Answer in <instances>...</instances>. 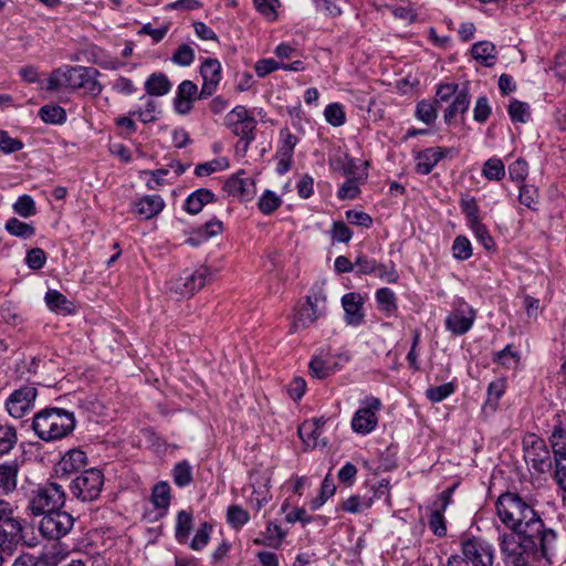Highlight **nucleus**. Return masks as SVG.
Instances as JSON below:
<instances>
[{
	"label": "nucleus",
	"instance_id": "f257e3e1",
	"mask_svg": "<svg viewBox=\"0 0 566 566\" xmlns=\"http://www.w3.org/2000/svg\"><path fill=\"white\" fill-rule=\"evenodd\" d=\"M496 513L501 522L512 530L515 535L537 537L544 555L554 549L557 532L547 527L535 510L520 495L504 493L496 501Z\"/></svg>",
	"mask_w": 566,
	"mask_h": 566
},
{
	"label": "nucleus",
	"instance_id": "f03ea898",
	"mask_svg": "<svg viewBox=\"0 0 566 566\" xmlns=\"http://www.w3.org/2000/svg\"><path fill=\"white\" fill-rule=\"evenodd\" d=\"M99 74V71L94 67L63 65L50 74L46 88L49 91H56L60 87L82 88L86 94L96 97L103 91V85L97 81Z\"/></svg>",
	"mask_w": 566,
	"mask_h": 566
},
{
	"label": "nucleus",
	"instance_id": "7ed1b4c3",
	"mask_svg": "<svg viewBox=\"0 0 566 566\" xmlns=\"http://www.w3.org/2000/svg\"><path fill=\"white\" fill-rule=\"evenodd\" d=\"M500 547L506 566H531V554L538 555L552 564L553 557L558 548V541L556 542L554 549L547 555H544L542 545L537 537H528L524 535L503 534L501 536Z\"/></svg>",
	"mask_w": 566,
	"mask_h": 566
},
{
	"label": "nucleus",
	"instance_id": "20e7f679",
	"mask_svg": "<svg viewBox=\"0 0 566 566\" xmlns=\"http://www.w3.org/2000/svg\"><path fill=\"white\" fill-rule=\"evenodd\" d=\"M76 420L73 412L61 408H45L33 417L32 429L43 441L63 439L73 432Z\"/></svg>",
	"mask_w": 566,
	"mask_h": 566
},
{
	"label": "nucleus",
	"instance_id": "39448f33",
	"mask_svg": "<svg viewBox=\"0 0 566 566\" xmlns=\"http://www.w3.org/2000/svg\"><path fill=\"white\" fill-rule=\"evenodd\" d=\"M28 510L32 515L49 514L64 506L66 493L56 482L34 484L27 494Z\"/></svg>",
	"mask_w": 566,
	"mask_h": 566
},
{
	"label": "nucleus",
	"instance_id": "423d86ee",
	"mask_svg": "<svg viewBox=\"0 0 566 566\" xmlns=\"http://www.w3.org/2000/svg\"><path fill=\"white\" fill-rule=\"evenodd\" d=\"M224 125L232 134L240 137L237 149L245 154L255 139L256 119L245 106L238 105L226 115Z\"/></svg>",
	"mask_w": 566,
	"mask_h": 566
},
{
	"label": "nucleus",
	"instance_id": "0eeeda50",
	"mask_svg": "<svg viewBox=\"0 0 566 566\" xmlns=\"http://www.w3.org/2000/svg\"><path fill=\"white\" fill-rule=\"evenodd\" d=\"M104 486L102 470L90 468L76 474L69 484L70 493L74 499L83 503L98 499Z\"/></svg>",
	"mask_w": 566,
	"mask_h": 566
},
{
	"label": "nucleus",
	"instance_id": "6e6552de",
	"mask_svg": "<svg viewBox=\"0 0 566 566\" xmlns=\"http://www.w3.org/2000/svg\"><path fill=\"white\" fill-rule=\"evenodd\" d=\"M523 451L526 463L535 472L544 474L552 471L554 455H551L544 439L535 433H526L523 438Z\"/></svg>",
	"mask_w": 566,
	"mask_h": 566
},
{
	"label": "nucleus",
	"instance_id": "1a4fd4ad",
	"mask_svg": "<svg viewBox=\"0 0 566 566\" xmlns=\"http://www.w3.org/2000/svg\"><path fill=\"white\" fill-rule=\"evenodd\" d=\"M463 565L470 563L472 566H493L494 548L481 537L470 536L461 541Z\"/></svg>",
	"mask_w": 566,
	"mask_h": 566
},
{
	"label": "nucleus",
	"instance_id": "9d476101",
	"mask_svg": "<svg viewBox=\"0 0 566 566\" xmlns=\"http://www.w3.org/2000/svg\"><path fill=\"white\" fill-rule=\"evenodd\" d=\"M211 280L208 268L201 266L195 271H184L178 277L171 280L170 291L181 297H190L201 290Z\"/></svg>",
	"mask_w": 566,
	"mask_h": 566
},
{
	"label": "nucleus",
	"instance_id": "9b49d317",
	"mask_svg": "<svg viewBox=\"0 0 566 566\" xmlns=\"http://www.w3.org/2000/svg\"><path fill=\"white\" fill-rule=\"evenodd\" d=\"M75 518L67 512L55 510L42 516L39 523L40 534L48 539H60L74 526Z\"/></svg>",
	"mask_w": 566,
	"mask_h": 566
},
{
	"label": "nucleus",
	"instance_id": "f8f14e48",
	"mask_svg": "<svg viewBox=\"0 0 566 566\" xmlns=\"http://www.w3.org/2000/svg\"><path fill=\"white\" fill-rule=\"evenodd\" d=\"M36 397L38 390L33 385L21 386L6 399V410L11 417L20 419L33 410Z\"/></svg>",
	"mask_w": 566,
	"mask_h": 566
},
{
	"label": "nucleus",
	"instance_id": "ddd939ff",
	"mask_svg": "<svg viewBox=\"0 0 566 566\" xmlns=\"http://www.w3.org/2000/svg\"><path fill=\"white\" fill-rule=\"evenodd\" d=\"M381 408L379 398L369 396L361 401V407L354 413L352 429L361 434L371 432L378 423L377 412Z\"/></svg>",
	"mask_w": 566,
	"mask_h": 566
},
{
	"label": "nucleus",
	"instance_id": "4468645a",
	"mask_svg": "<svg viewBox=\"0 0 566 566\" xmlns=\"http://www.w3.org/2000/svg\"><path fill=\"white\" fill-rule=\"evenodd\" d=\"M476 312L464 301H460L444 321L446 329L454 336L468 333L475 321Z\"/></svg>",
	"mask_w": 566,
	"mask_h": 566
},
{
	"label": "nucleus",
	"instance_id": "2eb2a0df",
	"mask_svg": "<svg viewBox=\"0 0 566 566\" xmlns=\"http://www.w3.org/2000/svg\"><path fill=\"white\" fill-rule=\"evenodd\" d=\"M326 297L322 291L314 293L313 295H308L306 297V303L302 305L298 311L296 321L294 322V328L298 326L305 328L311 324H314L316 319L326 312Z\"/></svg>",
	"mask_w": 566,
	"mask_h": 566
},
{
	"label": "nucleus",
	"instance_id": "dca6fc26",
	"mask_svg": "<svg viewBox=\"0 0 566 566\" xmlns=\"http://www.w3.org/2000/svg\"><path fill=\"white\" fill-rule=\"evenodd\" d=\"M298 143V138L287 128L280 130V140L275 157L279 159L276 171L280 175L286 174L292 166L294 148Z\"/></svg>",
	"mask_w": 566,
	"mask_h": 566
},
{
	"label": "nucleus",
	"instance_id": "f3484780",
	"mask_svg": "<svg viewBox=\"0 0 566 566\" xmlns=\"http://www.w3.org/2000/svg\"><path fill=\"white\" fill-rule=\"evenodd\" d=\"M203 83L199 98H207L216 92L221 81V64L217 59H206L200 66Z\"/></svg>",
	"mask_w": 566,
	"mask_h": 566
},
{
	"label": "nucleus",
	"instance_id": "a211bd4d",
	"mask_svg": "<svg viewBox=\"0 0 566 566\" xmlns=\"http://www.w3.org/2000/svg\"><path fill=\"white\" fill-rule=\"evenodd\" d=\"M22 525L19 520L10 517L0 524V552L12 554L22 539Z\"/></svg>",
	"mask_w": 566,
	"mask_h": 566
},
{
	"label": "nucleus",
	"instance_id": "6ab92c4d",
	"mask_svg": "<svg viewBox=\"0 0 566 566\" xmlns=\"http://www.w3.org/2000/svg\"><path fill=\"white\" fill-rule=\"evenodd\" d=\"M199 91L196 83L190 80L182 81L174 98L175 112L179 115H187L193 108V102L199 98Z\"/></svg>",
	"mask_w": 566,
	"mask_h": 566
},
{
	"label": "nucleus",
	"instance_id": "aec40b11",
	"mask_svg": "<svg viewBox=\"0 0 566 566\" xmlns=\"http://www.w3.org/2000/svg\"><path fill=\"white\" fill-rule=\"evenodd\" d=\"M364 300L360 294L350 292L342 297V306L345 312V322L352 326H358L364 321V313L361 311Z\"/></svg>",
	"mask_w": 566,
	"mask_h": 566
},
{
	"label": "nucleus",
	"instance_id": "412c9836",
	"mask_svg": "<svg viewBox=\"0 0 566 566\" xmlns=\"http://www.w3.org/2000/svg\"><path fill=\"white\" fill-rule=\"evenodd\" d=\"M87 455L80 449H72L66 452L59 462V468L63 474H78L86 470Z\"/></svg>",
	"mask_w": 566,
	"mask_h": 566
},
{
	"label": "nucleus",
	"instance_id": "4be33fe9",
	"mask_svg": "<svg viewBox=\"0 0 566 566\" xmlns=\"http://www.w3.org/2000/svg\"><path fill=\"white\" fill-rule=\"evenodd\" d=\"M447 151L446 148L436 147L418 153L416 171L421 175L430 174L433 167L447 155Z\"/></svg>",
	"mask_w": 566,
	"mask_h": 566
},
{
	"label": "nucleus",
	"instance_id": "5701e85b",
	"mask_svg": "<svg viewBox=\"0 0 566 566\" xmlns=\"http://www.w3.org/2000/svg\"><path fill=\"white\" fill-rule=\"evenodd\" d=\"M19 465L15 462L0 464V496H8L17 490Z\"/></svg>",
	"mask_w": 566,
	"mask_h": 566
},
{
	"label": "nucleus",
	"instance_id": "b1692460",
	"mask_svg": "<svg viewBox=\"0 0 566 566\" xmlns=\"http://www.w3.org/2000/svg\"><path fill=\"white\" fill-rule=\"evenodd\" d=\"M135 207L136 213L145 219H150L163 211L165 201L158 195L145 196L135 203Z\"/></svg>",
	"mask_w": 566,
	"mask_h": 566
},
{
	"label": "nucleus",
	"instance_id": "393cba45",
	"mask_svg": "<svg viewBox=\"0 0 566 566\" xmlns=\"http://www.w3.org/2000/svg\"><path fill=\"white\" fill-rule=\"evenodd\" d=\"M214 199L216 196L211 190L200 188L188 196L185 201V209L191 214H197L206 205L214 201Z\"/></svg>",
	"mask_w": 566,
	"mask_h": 566
},
{
	"label": "nucleus",
	"instance_id": "a878e982",
	"mask_svg": "<svg viewBox=\"0 0 566 566\" xmlns=\"http://www.w3.org/2000/svg\"><path fill=\"white\" fill-rule=\"evenodd\" d=\"M471 54L474 60L486 67L493 66L496 62V48L490 41L474 43L471 49Z\"/></svg>",
	"mask_w": 566,
	"mask_h": 566
},
{
	"label": "nucleus",
	"instance_id": "bb28decb",
	"mask_svg": "<svg viewBox=\"0 0 566 566\" xmlns=\"http://www.w3.org/2000/svg\"><path fill=\"white\" fill-rule=\"evenodd\" d=\"M242 174L231 176L223 186V189L231 196L245 199L251 195L253 182L250 178L241 177Z\"/></svg>",
	"mask_w": 566,
	"mask_h": 566
},
{
	"label": "nucleus",
	"instance_id": "cd10ccee",
	"mask_svg": "<svg viewBox=\"0 0 566 566\" xmlns=\"http://www.w3.org/2000/svg\"><path fill=\"white\" fill-rule=\"evenodd\" d=\"M46 306L61 315H70L74 312V304L56 290H49L45 294Z\"/></svg>",
	"mask_w": 566,
	"mask_h": 566
},
{
	"label": "nucleus",
	"instance_id": "c85d7f7f",
	"mask_svg": "<svg viewBox=\"0 0 566 566\" xmlns=\"http://www.w3.org/2000/svg\"><path fill=\"white\" fill-rule=\"evenodd\" d=\"M171 82L164 73H153L145 82V90L151 96H164L171 90Z\"/></svg>",
	"mask_w": 566,
	"mask_h": 566
},
{
	"label": "nucleus",
	"instance_id": "c756f323",
	"mask_svg": "<svg viewBox=\"0 0 566 566\" xmlns=\"http://www.w3.org/2000/svg\"><path fill=\"white\" fill-rule=\"evenodd\" d=\"M470 105V95L467 90H460L452 103L449 105L444 113V122L450 124L458 114H464Z\"/></svg>",
	"mask_w": 566,
	"mask_h": 566
},
{
	"label": "nucleus",
	"instance_id": "7c9ffc66",
	"mask_svg": "<svg viewBox=\"0 0 566 566\" xmlns=\"http://www.w3.org/2000/svg\"><path fill=\"white\" fill-rule=\"evenodd\" d=\"M223 224L218 219H212L206 222L202 227H200L195 235H191L187 239V243L192 247L198 245L201 241L208 240L211 237H214L222 232Z\"/></svg>",
	"mask_w": 566,
	"mask_h": 566
},
{
	"label": "nucleus",
	"instance_id": "2f4dec72",
	"mask_svg": "<svg viewBox=\"0 0 566 566\" xmlns=\"http://www.w3.org/2000/svg\"><path fill=\"white\" fill-rule=\"evenodd\" d=\"M192 513L189 511H180L177 514L175 536L180 544L187 543L192 530Z\"/></svg>",
	"mask_w": 566,
	"mask_h": 566
},
{
	"label": "nucleus",
	"instance_id": "473e14b6",
	"mask_svg": "<svg viewBox=\"0 0 566 566\" xmlns=\"http://www.w3.org/2000/svg\"><path fill=\"white\" fill-rule=\"evenodd\" d=\"M553 454L566 458V429L558 421L548 438Z\"/></svg>",
	"mask_w": 566,
	"mask_h": 566
},
{
	"label": "nucleus",
	"instance_id": "72a5a7b5",
	"mask_svg": "<svg viewBox=\"0 0 566 566\" xmlns=\"http://www.w3.org/2000/svg\"><path fill=\"white\" fill-rule=\"evenodd\" d=\"M379 308L386 314H392L397 311V297L392 290L388 287H381L376 291L375 294Z\"/></svg>",
	"mask_w": 566,
	"mask_h": 566
},
{
	"label": "nucleus",
	"instance_id": "f704fd0d",
	"mask_svg": "<svg viewBox=\"0 0 566 566\" xmlns=\"http://www.w3.org/2000/svg\"><path fill=\"white\" fill-rule=\"evenodd\" d=\"M17 430L10 424H0V457L8 454L17 444Z\"/></svg>",
	"mask_w": 566,
	"mask_h": 566
},
{
	"label": "nucleus",
	"instance_id": "c9c22d12",
	"mask_svg": "<svg viewBox=\"0 0 566 566\" xmlns=\"http://www.w3.org/2000/svg\"><path fill=\"white\" fill-rule=\"evenodd\" d=\"M6 230L14 237L21 238V239H29L32 238L35 234V229L29 223H25L23 221H20L17 218H10L6 222Z\"/></svg>",
	"mask_w": 566,
	"mask_h": 566
},
{
	"label": "nucleus",
	"instance_id": "e433bc0d",
	"mask_svg": "<svg viewBox=\"0 0 566 566\" xmlns=\"http://www.w3.org/2000/svg\"><path fill=\"white\" fill-rule=\"evenodd\" d=\"M172 479L176 485L185 488L192 481V467L188 461H180L172 469Z\"/></svg>",
	"mask_w": 566,
	"mask_h": 566
},
{
	"label": "nucleus",
	"instance_id": "4c0bfd02",
	"mask_svg": "<svg viewBox=\"0 0 566 566\" xmlns=\"http://www.w3.org/2000/svg\"><path fill=\"white\" fill-rule=\"evenodd\" d=\"M41 119L49 124H62L66 120L65 111L59 105H44L39 111Z\"/></svg>",
	"mask_w": 566,
	"mask_h": 566
},
{
	"label": "nucleus",
	"instance_id": "58836bf2",
	"mask_svg": "<svg viewBox=\"0 0 566 566\" xmlns=\"http://www.w3.org/2000/svg\"><path fill=\"white\" fill-rule=\"evenodd\" d=\"M460 207H461L462 213L465 216L467 223L469 227L481 222L480 216H479L480 208L476 203L475 198L468 197V196L461 198Z\"/></svg>",
	"mask_w": 566,
	"mask_h": 566
},
{
	"label": "nucleus",
	"instance_id": "ea45409f",
	"mask_svg": "<svg viewBox=\"0 0 566 566\" xmlns=\"http://www.w3.org/2000/svg\"><path fill=\"white\" fill-rule=\"evenodd\" d=\"M482 174L490 180H501L505 176V166L500 158L488 159L482 169Z\"/></svg>",
	"mask_w": 566,
	"mask_h": 566
},
{
	"label": "nucleus",
	"instance_id": "a19ab883",
	"mask_svg": "<svg viewBox=\"0 0 566 566\" xmlns=\"http://www.w3.org/2000/svg\"><path fill=\"white\" fill-rule=\"evenodd\" d=\"M153 503L158 509H167L170 504V486L167 482H159L153 488Z\"/></svg>",
	"mask_w": 566,
	"mask_h": 566
},
{
	"label": "nucleus",
	"instance_id": "79ce46f5",
	"mask_svg": "<svg viewBox=\"0 0 566 566\" xmlns=\"http://www.w3.org/2000/svg\"><path fill=\"white\" fill-rule=\"evenodd\" d=\"M250 520L248 511L239 505H230L227 510V522L231 527L239 530L245 525Z\"/></svg>",
	"mask_w": 566,
	"mask_h": 566
},
{
	"label": "nucleus",
	"instance_id": "37998d69",
	"mask_svg": "<svg viewBox=\"0 0 566 566\" xmlns=\"http://www.w3.org/2000/svg\"><path fill=\"white\" fill-rule=\"evenodd\" d=\"M507 111L512 122L526 123L531 117L530 105L517 99L510 102Z\"/></svg>",
	"mask_w": 566,
	"mask_h": 566
},
{
	"label": "nucleus",
	"instance_id": "c03bdc74",
	"mask_svg": "<svg viewBox=\"0 0 566 566\" xmlns=\"http://www.w3.org/2000/svg\"><path fill=\"white\" fill-rule=\"evenodd\" d=\"M455 391V385L453 382H446L440 386L436 387H429L426 390V397L431 402H441L446 398H448L450 395H452Z\"/></svg>",
	"mask_w": 566,
	"mask_h": 566
},
{
	"label": "nucleus",
	"instance_id": "a18cd8bd",
	"mask_svg": "<svg viewBox=\"0 0 566 566\" xmlns=\"http://www.w3.org/2000/svg\"><path fill=\"white\" fill-rule=\"evenodd\" d=\"M13 211L22 218H30L36 213L35 202L29 195L18 198L13 205Z\"/></svg>",
	"mask_w": 566,
	"mask_h": 566
},
{
	"label": "nucleus",
	"instance_id": "49530a36",
	"mask_svg": "<svg viewBox=\"0 0 566 566\" xmlns=\"http://www.w3.org/2000/svg\"><path fill=\"white\" fill-rule=\"evenodd\" d=\"M361 180L363 177H348L338 189L337 197L342 200L356 198L359 193L358 185Z\"/></svg>",
	"mask_w": 566,
	"mask_h": 566
},
{
	"label": "nucleus",
	"instance_id": "de8ad7c7",
	"mask_svg": "<svg viewBox=\"0 0 566 566\" xmlns=\"http://www.w3.org/2000/svg\"><path fill=\"white\" fill-rule=\"evenodd\" d=\"M281 203L282 200L279 196L271 190H265L259 200L258 207L262 213L271 214L281 206Z\"/></svg>",
	"mask_w": 566,
	"mask_h": 566
},
{
	"label": "nucleus",
	"instance_id": "09e8293b",
	"mask_svg": "<svg viewBox=\"0 0 566 566\" xmlns=\"http://www.w3.org/2000/svg\"><path fill=\"white\" fill-rule=\"evenodd\" d=\"M452 253L457 260H468L472 255V247L469 239L464 235H458L452 244Z\"/></svg>",
	"mask_w": 566,
	"mask_h": 566
},
{
	"label": "nucleus",
	"instance_id": "8fccbe9b",
	"mask_svg": "<svg viewBox=\"0 0 566 566\" xmlns=\"http://www.w3.org/2000/svg\"><path fill=\"white\" fill-rule=\"evenodd\" d=\"M325 119L334 127L342 126L345 123V112L340 104L333 103L326 106L324 111Z\"/></svg>",
	"mask_w": 566,
	"mask_h": 566
},
{
	"label": "nucleus",
	"instance_id": "3c124183",
	"mask_svg": "<svg viewBox=\"0 0 566 566\" xmlns=\"http://www.w3.org/2000/svg\"><path fill=\"white\" fill-rule=\"evenodd\" d=\"M443 513L444 512L441 510L432 509L429 516V528L438 537H443L447 535V526Z\"/></svg>",
	"mask_w": 566,
	"mask_h": 566
},
{
	"label": "nucleus",
	"instance_id": "603ef678",
	"mask_svg": "<svg viewBox=\"0 0 566 566\" xmlns=\"http://www.w3.org/2000/svg\"><path fill=\"white\" fill-rule=\"evenodd\" d=\"M416 116L426 124H431L437 118V109L433 103L429 101H420L416 107Z\"/></svg>",
	"mask_w": 566,
	"mask_h": 566
},
{
	"label": "nucleus",
	"instance_id": "864d4df0",
	"mask_svg": "<svg viewBox=\"0 0 566 566\" xmlns=\"http://www.w3.org/2000/svg\"><path fill=\"white\" fill-rule=\"evenodd\" d=\"M553 468V480L559 489L566 492V458H559L558 454H554Z\"/></svg>",
	"mask_w": 566,
	"mask_h": 566
},
{
	"label": "nucleus",
	"instance_id": "5fc2aeb1",
	"mask_svg": "<svg viewBox=\"0 0 566 566\" xmlns=\"http://www.w3.org/2000/svg\"><path fill=\"white\" fill-rule=\"evenodd\" d=\"M195 60V51L188 44H181L171 56V61L180 66H189Z\"/></svg>",
	"mask_w": 566,
	"mask_h": 566
},
{
	"label": "nucleus",
	"instance_id": "6e6d98bb",
	"mask_svg": "<svg viewBox=\"0 0 566 566\" xmlns=\"http://www.w3.org/2000/svg\"><path fill=\"white\" fill-rule=\"evenodd\" d=\"M211 531L212 526L209 523H202L190 543L191 549L200 551L206 547L209 543Z\"/></svg>",
	"mask_w": 566,
	"mask_h": 566
},
{
	"label": "nucleus",
	"instance_id": "4d7b16f0",
	"mask_svg": "<svg viewBox=\"0 0 566 566\" xmlns=\"http://www.w3.org/2000/svg\"><path fill=\"white\" fill-rule=\"evenodd\" d=\"M65 557L66 553H63L62 549L54 547L38 555L36 559L39 560V566H57L62 560L65 559Z\"/></svg>",
	"mask_w": 566,
	"mask_h": 566
},
{
	"label": "nucleus",
	"instance_id": "13d9d810",
	"mask_svg": "<svg viewBox=\"0 0 566 566\" xmlns=\"http://www.w3.org/2000/svg\"><path fill=\"white\" fill-rule=\"evenodd\" d=\"M308 368L311 374L318 379H324L334 373V368L319 357H314L310 361Z\"/></svg>",
	"mask_w": 566,
	"mask_h": 566
},
{
	"label": "nucleus",
	"instance_id": "bf43d9fd",
	"mask_svg": "<svg viewBox=\"0 0 566 566\" xmlns=\"http://www.w3.org/2000/svg\"><path fill=\"white\" fill-rule=\"evenodd\" d=\"M469 228L472 230L475 239L484 247L485 250L491 251L494 249V240L492 239V237L489 233V230L482 222L475 223Z\"/></svg>",
	"mask_w": 566,
	"mask_h": 566
},
{
	"label": "nucleus",
	"instance_id": "052dcab7",
	"mask_svg": "<svg viewBox=\"0 0 566 566\" xmlns=\"http://www.w3.org/2000/svg\"><path fill=\"white\" fill-rule=\"evenodd\" d=\"M253 3L256 10L269 21L276 20V7L280 4L279 0H253Z\"/></svg>",
	"mask_w": 566,
	"mask_h": 566
},
{
	"label": "nucleus",
	"instance_id": "680f3d73",
	"mask_svg": "<svg viewBox=\"0 0 566 566\" xmlns=\"http://www.w3.org/2000/svg\"><path fill=\"white\" fill-rule=\"evenodd\" d=\"M316 12L325 17L336 18L342 14V9L332 0H312Z\"/></svg>",
	"mask_w": 566,
	"mask_h": 566
},
{
	"label": "nucleus",
	"instance_id": "e2e57ef3",
	"mask_svg": "<svg viewBox=\"0 0 566 566\" xmlns=\"http://www.w3.org/2000/svg\"><path fill=\"white\" fill-rule=\"evenodd\" d=\"M157 108H158L157 103L154 99L148 98L146 101L144 109L133 111V112H129V114L137 115L138 118L144 124H148V123L155 122L157 119V117H156Z\"/></svg>",
	"mask_w": 566,
	"mask_h": 566
},
{
	"label": "nucleus",
	"instance_id": "0e129e2a",
	"mask_svg": "<svg viewBox=\"0 0 566 566\" xmlns=\"http://www.w3.org/2000/svg\"><path fill=\"white\" fill-rule=\"evenodd\" d=\"M493 361L510 367L518 361V354L512 349V345H506L502 350L494 354Z\"/></svg>",
	"mask_w": 566,
	"mask_h": 566
},
{
	"label": "nucleus",
	"instance_id": "69168bd1",
	"mask_svg": "<svg viewBox=\"0 0 566 566\" xmlns=\"http://www.w3.org/2000/svg\"><path fill=\"white\" fill-rule=\"evenodd\" d=\"M23 148L20 139L12 138L6 130H0V150L4 154H12Z\"/></svg>",
	"mask_w": 566,
	"mask_h": 566
},
{
	"label": "nucleus",
	"instance_id": "338daca9",
	"mask_svg": "<svg viewBox=\"0 0 566 566\" xmlns=\"http://www.w3.org/2000/svg\"><path fill=\"white\" fill-rule=\"evenodd\" d=\"M46 261L45 252L40 248L31 249L25 258L28 266L32 270H40L44 266Z\"/></svg>",
	"mask_w": 566,
	"mask_h": 566
},
{
	"label": "nucleus",
	"instance_id": "774afa93",
	"mask_svg": "<svg viewBox=\"0 0 566 566\" xmlns=\"http://www.w3.org/2000/svg\"><path fill=\"white\" fill-rule=\"evenodd\" d=\"M528 174V165L523 159H517L509 166V175L512 180L524 181Z\"/></svg>",
	"mask_w": 566,
	"mask_h": 566
}]
</instances>
